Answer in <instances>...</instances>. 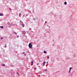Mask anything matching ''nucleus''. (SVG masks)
I'll list each match as a JSON object with an SVG mask.
<instances>
[{
	"label": "nucleus",
	"instance_id": "nucleus-1",
	"mask_svg": "<svg viewBox=\"0 0 77 77\" xmlns=\"http://www.w3.org/2000/svg\"><path fill=\"white\" fill-rule=\"evenodd\" d=\"M29 46L30 48H31L32 47V43H29Z\"/></svg>",
	"mask_w": 77,
	"mask_h": 77
},
{
	"label": "nucleus",
	"instance_id": "nucleus-2",
	"mask_svg": "<svg viewBox=\"0 0 77 77\" xmlns=\"http://www.w3.org/2000/svg\"><path fill=\"white\" fill-rule=\"evenodd\" d=\"M14 24L11 23L10 25H9V26L10 27H11L12 26H13Z\"/></svg>",
	"mask_w": 77,
	"mask_h": 77
},
{
	"label": "nucleus",
	"instance_id": "nucleus-3",
	"mask_svg": "<svg viewBox=\"0 0 77 77\" xmlns=\"http://www.w3.org/2000/svg\"><path fill=\"white\" fill-rule=\"evenodd\" d=\"M3 14L1 13L0 14V16H3Z\"/></svg>",
	"mask_w": 77,
	"mask_h": 77
},
{
	"label": "nucleus",
	"instance_id": "nucleus-4",
	"mask_svg": "<svg viewBox=\"0 0 77 77\" xmlns=\"http://www.w3.org/2000/svg\"><path fill=\"white\" fill-rule=\"evenodd\" d=\"M44 53L45 54V53H47V52H46L45 51H44Z\"/></svg>",
	"mask_w": 77,
	"mask_h": 77
},
{
	"label": "nucleus",
	"instance_id": "nucleus-5",
	"mask_svg": "<svg viewBox=\"0 0 77 77\" xmlns=\"http://www.w3.org/2000/svg\"><path fill=\"white\" fill-rule=\"evenodd\" d=\"M66 4H67V3L66 2H64V5H66Z\"/></svg>",
	"mask_w": 77,
	"mask_h": 77
},
{
	"label": "nucleus",
	"instance_id": "nucleus-6",
	"mask_svg": "<svg viewBox=\"0 0 77 77\" xmlns=\"http://www.w3.org/2000/svg\"><path fill=\"white\" fill-rule=\"evenodd\" d=\"M33 61L31 62V65H33Z\"/></svg>",
	"mask_w": 77,
	"mask_h": 77
},
{
	"label": "nucleus",
	"instance_id": "nucleus-7",
	"mask_svg": "<svg viewBox=\"0 0 77 77\" xmlns=\"http://www.w3.org/2000/svg\"><path fill=\"white\" fill-rule=\"evenodd\" d=\"M45 62H44L43 63V66H44V65H45Z\"/></svg>",
	"mask_w": 77,
	"mask_h": 77
},
{
	"label": "nucleus",
	"instance_id": "nucleus-8",
	"mask_svg": "<svg viewBox=\"0 0 77 77\" xmlns=\"http://www.w3.org/2000/svg\"><path fill=\"white\" fill-rule=\"evenodd\" d=\"M2 66H5V64H2Z\"/></svg>",
	"mask_w": 77,
	"mask_h": 77
},
{
	"label": "nucleus",
	"instance_id": "nucleus-9",
	"mask_svg": "<svg viewBox=\"0 0 77 77\" xmlns=\"http://www.w3.org/2000/svg\"><path fill=\"white\" fill-rule=\"evenodd\" d=\"M21 13H20L19 14V17H21Z\"/></svg>",
	"mask_w": 77,
	"mask_h": 77
},
{
	"label": "nucleus",
	"instance_id": "nucleus-10",
	"mask_svg": "<svg viewBox=\"0 0 77 77\" xmlns=\"http://www.w3.org/2000/svg\"><path fill=\"white\" fill-rule=\"evenodd\" d=\"M25 33H26V32H25V31H23V34H25Z\"/></svg>",
	"mask_w": 77,
	"mask_h": 77
},
{
	"label": "nucleus",
	"instance_id": "nucleus-11",
	"mask_svg": "<svg viewBox=\"0 0 77 77\" xmlns=\"http://www.w3.org/2000/svg\"><path fill=\"white\" fill-rule=\"evenodd\" d=\"M49 58H50V57H49V56H48L47 57V59H49Z\"/></svg>",
	"mask_w": 77,
	"mask_h": 77
},
{
	"label": "nucleus",
	"instance_id": "nucleus-12",
	"mask_svg": "<svg viewBox=\"0 0 77 77\" xmlns=\"http://www.w3.org/2000/svg\"><path fill=\"white\" fill-rule=\"evenodd\" d=\"M1 28L2 29H3V26H1Z\"/></svg>",
	"mask_w": 77,
	"mask_h": 77
},
{
	"label": "nucleus",
	"instance_id": "nucleus-13",
	"mask_svg": "<svg viewBox=\"0 0 77 77\" xmlns=\"http://www.w3.org/2000/svg\"><path fill=\"white\" fill-rule=\"evenodd\" d=\"M22 26L23 27H24V24H22Z\"/></svg>",
	"mask_w": 77,
	"mask_h": 77
},
{
	"label": "nucleus",
	"instance_id": "nucleus-14",
	"mask_svg": "<svg viewBox=\"0 0 77 77\" xmlns=\"http://www.w3.org/2000/svg\"><path fill=\"white\" fill-rule=\"evenodd\" d=\"M72 69V67H70V69H69V70H71Z\"/></svg>",
	"mask_w": 77,
	"mask_h": 77
},
{
	"label": "nucleus",
	"instance_id": "nucleus-15",
	"mask_svg": "<svg viewBox=\"0 0 77 77\" xmlns=\"http://www.w3.org/2000/svg\"><path fill=\"white\" fill-rule=\"evenodd\" d=\"M3 39V37H2L1 38V39Z\"/></svg>",
	"mask_w": 77,
	"mask_h": 77
},
{
	"label": "nucleus",
	"instance_id": "nucleus-16",
	"mask_svg": "<svg viewBox=\"0 0 77 77\" xmlns=\"http://www.w3.org/2000/svg\"><path fill=\"white\" fill-rule=\"evenodd\" d=\"M34 69H36V67H35V68H34Z\"/></svg>",
	"mask_w": 77,
	"mask_h": 77
},
{
	"label": "nucleus",
	"instance_id": "nucleus-17",
	"mask_svg": "<svg viewBox=\"0 0 77 77\" xmlns=\"http://www.w3.org/2000/svg\"><path fill=\"white\" fill-rule=\"evenodd\" d=\"M69 73H70V72H71V70H69Z\"/></svg>",
	"mask_w": 77,
	"mask_h": 77
},
{
	"label": "nucleus",
	"instance_id": "nucleus-18",
	"mask_svg": "<svg viewBox=\"0 0 77 77\" xmlns=\"http://www.w3.org/2000/svg\"><path fill=\"white\" fill-rule=\"evenodd\" d=\"M17 74H18V75H19V73H18V72H17Z\"/></svg>",
	"mask_w": 77,
	"mask_h": 77
},
{
	"label": "nucleus",
	"instance_id": "nucleus-19",
	"mask_svg": "<svg viewBox=\"0 0 77 77\" xmlns=\"http://www.w3.org/2000/svg\"><path fill=\"white\" fill-rule=\"evenodd\" d=\"M17 38H19V36L18 35V36H17Z\"/></svg>",
	"mask_w": 77,
	"mask_h": 77
},
{
	"label": "nucleus",
	"instance_id": "nucleus-20",
	"mask_svg": "<svg viewBox=\"0 0 77 77\" xmlns=\"http://www.w3.org/2000/svg\"><path fill=\"white\" fill-rule=\"evenodd\" d=\"M9 10H10V11H11V8H9Z\"/></svg>",
	"mask_w": 77,
	"mask_h": 77
},
{
	"label": "nucleus",
	"instance_id": "nucleus-21",
	"mask_svg": "<svg viewBox=\"0 0 77 77\" xmlns=\"http://www.w3.org/2000/svg\"><path fill=\"white\" fill-rule=\"evenodd\" d=\"M15 34L16 35H17V33L16 32H14Z\"/></svg>",
	"mask_w": 77,
	"mask_h": 77
},
{
	"label": "nucleus",
	"instance_id": "nucleus-22",
	"mask_svg": "<svg viewBox=\"0 0 77 77\" xmlns=\"http://www.w3.org/2000/svg\"><path fill=\"white\" fill-rule=\"evenodd\" d=\"M23 54H25V52H23Z\"/></svg>",
	"mask_w": 77,
	"mask_h": 77
},
{
	"label": "nucleus",
	"instance_id": "nucleus-23",
	"mask_svg": "<svg viewBox=\"0 0 77 77\" xmlns=\"http://www.w3.org/2000/svg\"><path fill=\"white\" fill-rule=\"evenodd\" d=\"M45 23H47V21H46L45 22Z\"/></svg>",
	"mask_w": 77,
	"mask_h": 77
},
{
	"label": "nucleus",
	"instance_id": "nucleus-24",
	"mask_svg": "<svg viewBox=\"0 0 77 77\" xmlns=\"http://www.w3.org/2000/svg\"><path fill=\"white\" fill-rule=\"evenodd\" d=\"M20 22H22V23H23V22L21 21H20Z\"/></svg>",
	"mask_w": 77,
	"mask_h": 77
},
{
	"label": "nucleus",
	"instance_id": "nucleus-25",
	"mask_svg": "<svg viewBox=\"0 0 77 77\" xmlns=\"http://www.w3.org/2000/svg\"><path fill=\"white\" fill-rule=\"evenodd\" d=\"M39 65V63H37V65Z\"/></svg>",
	"mask_w": 77,
	"mask_h": 77
},
{
	"label": "nucleus",
	"instance_id": "nucleus-26",
	"mask_svg": "<svg viewBox=\"0 0 77 77\" xmlns=\"http://www.w3.org/2000/svg\"><path fill=\"white\" fill-rule=\"evenodd\" d=\"M24 56H26V54H24Z\"/></svg>",
	"mask_w": 77,
	"mask_h": 77
},
{
	"label": "nucleus",
	"instance_id": "nucleus-27",
	"mask_svg": "<svg viewBox=\"0 0 77 77\" xmlns=\"http://www.w3.org/2000/svg\"><path fill=\"white\" fill-rule=\"evenodd\" d=\"M39 68L40 67V66H39Z\"/></svg>",
	"mask_w": 77,
	"mask_h": 77
},
{
	"label": "nucleus",
	"instance_id": "nucleus-28",
	"mask_svg": "<svg viewBox=\"0 0 77 77\" xmlns=\"http://www.w3.org/2000/svg\"><path fill=\"white\" fill-rule=\"evenodd\" d=\"M45 71H47V70H45Z\"/></svg>",
	"mask_w": 77,
	"mask_h": 77
},
{
	"label": "nucleus",
	"instance_id": "nucleus-29",
	"mask_svg": "<svg viewBox=\"0 0 77 77\" xmlns=\"http://www.w3.org/2000/svg\"><path fill=\"white\" fill-rule=\"evenodd\" d=\"M48 62H47V63H48Z\"/></svg>",
	"mask_w": 77,
	"mask_h": 77
},
{
	"label": "nucleus",
	"instance_id": "nucleus-30",
	"mask_svg": "<svg viewBox=\"0 0 77 77\" xmlns=\"http://www.w3.org/2000/svg\"><path fill=\"white\" fill-rule=\"evenodd\" d=\"M5 45L6 46V44Z\"/></svg>",
	"mask_w": 77,
	"mask_h": 77
}]
</instances>
